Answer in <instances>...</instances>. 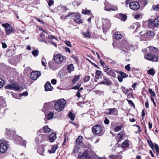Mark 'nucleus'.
Returning <instances> with one entry per match:
<instances>
[{
	"label": "nucleus",
	"mask_w": 159,
	"mask_h": 159,
	"mask_svg": "<svg viewBox=\"0 0 159 159\" xmlns=\"http://www.w3.org/2000/svg\"><path fill=\"white\" fill-rule=\"evenodd\" d=\"M143 52L146 54L144 58L146 59L152 61H159L158 57L159 55V51L157 48L152 46H150L146 49L143 50Z\"/></svg>",
	"instance_id": "1"
},
{
	"label": "nucleus",
	"mask_w": 159,
	"mask_h": 159,
	"mask_svg": "<svg viewBox=\"0 0 159 159\" xmlns=\"http://www.w3.org/2000/svg\"><path fill=\"white\" fill-rule=\"evenodd\" d=\"M66 103V101L64 99H61L54 103V108L57 111L60 112L64 109Z\"/></svg>",
	"instance_id": "2"
},
{
	"label": "nucleus",
	"mask_w": 159,
	"mask_h": 159,
	"mask_svg": "<svg viewBox=\"0 0 159 159\" xmlns=\"http://www.w3.org/2000/svg\"><path fill=\"white\" fill-rule=\"evenodd\" d=\"M133 47V45L130 44L126 40H122L118 48L120 50L122 51V52L126 53L129 50L130 48Z\"/></svg>",
	"instance_id": "3"
},
{
	"label": "nucleus",
	"mask_w": 159,
	"mask_h": 159,
	"mask_svg": "<svg viewBox=\"0 0 159 159\" xmlns=\"http://www.w3.org/2000/svg\"><path fill=\"white\" fill-rule=\"evenodd\" d=\"M92 131L94 135L99 136L102 135L104 133V131L102 130L101 126L99 125H94L92 128Z\"/></svg>",
	"instance_id": "4"
},
{
	"label": "nucleus",
	"mask_w": 159,
	"mask_h": 159,
	"mask_svg": "<svg viewBox=\"0 0 159 159\" xmlns=\"http://www.w3.org/2000/svg\"><path fill=\"white\" fill-rule=\"evenodd\" d=\"M143 25L144 28H152L156 27L155 25L154 20L152 19H149L148 21H143Z\"/></svg>",
	"instance_id": "5"
},
{
	"label": "nucleus",
	"mask_w": 159,
	"mask_h": 159,
	"mask_svg": "<svg viewBox=\"0 0 159 159\" xmlns=\"http://www.w3.org/2000/svg\"><path fill=\"white\" fill-rule=\"evenodd\" d=\"M102 23L103 25L102 29L104 33H106L107 32L108 30L110 27L111 23L109 20L105 19L103 20Z\"/></svg>",
	"instance_id": "6"
},
{
	"label": "nucleus",
	"mask_w": 159,
	"mask_h": 159,
	"mask_svg": "<svg viewBox=\"0 0 159 159\" xmlns=\"http://www.w3.org/2000/svg\"><path fill=\"white\" fill-rule=\"evenodd\" d=\"M15 143L24 146L26 147V142L25 140H24L21 137L19 136H16V139L14 140Z\"/></svg>",
	"instance_id": "7"
},
{
	"label": "nucleus",
	"mask_w": 159,
	"mask_h": 159,
	"mask_svg": "<svg viewBox=\"0 0 159 159\" xmlns=\"http://www.w3.org/2000/svg\"><path fill=\"white\" fill-rule=\"evenodd\" d=\"M2 26L6 29V31L7 35H9L13 32V30L9 24L8 23L3 24Z\"/></svg>",
	"instance_id": "8"
},
{
	"label": "nucleus",
	"mask_w": 159,
	"mask_h": 159,
	"mask_svg": "<svg viewBox=\"0 0 159 159\" xmlns=\"http://www.w3.org/2000/svg\"><path fill=\"white\" fill-rule=\"evenodd\" d=\"M5 88L7 89L16 90H18L20 89L19 86L15 83L7 84L5 87Z\"/></svg>",
	"instance_id": "9"
},
{
	"label": "nucleus",
	"mask_w": 159,
	"mask_h": 159,
	"mask_svg": "<svg viewBox=\"0 0 159 159\" xmlns=\"http://www.w3.org/2000/svg\"><path fill=\"white\" fill-rule=\"evenodd\" d=\"M129 7L131 9L135 11L138 10L140 8V5L138 2L135 1L130 3Z\"/></svg>",
	"instance_id": "10"
},
{
	"label": "nucleus",
	"mask_w": 159,
	"mask_h": 159,
	"mask_svg": "<svg viewBox=\"0 0 159 159\" xmlns=\"http://www.w3.org/2000/svg\"><path fill=\"white\" fill-rule=\"evenodd\" d=\"M65 57H63L62 55L59 54L56 55L54 57V60L55 62L57 64L62 63Z\"/></svg>",
	"instance_id": "11"
},
{
	"label": "nucleus",
	"mask_w": 159,
	"mask_h": 159,
	"mask_svg": "<svg viewBox=\"0 0 159 159\" xmlns=\"http://www.w3.org/2000/svg\"><path fill=\"white\" fill-rule=\"evenodd\" d=\"M40 75V72L38 71H33L30 74L31 78L34 80H37Z\"/></svg>",
	"instance_id": "12"
},
{
	"label": "nucleus",
	"mask_w": 159,
	"mask_h": 159,
	"mask_svg": "<svg viewBox=\"0 0 159 159\" xmlns=\"http://www.w3.org/2000/svg\"><path fill=\"white\" fill-rule=\"evenodd\" d=\"M8 147V145L4 143L0 144V152L3 153L5 152Z\"/></svg>",
	"instance_id": "13"
},
{
	"label": "nucleus",
	"mask_w": 159,
	"mask_h": 159,
	"mask_svg": "<svg viewBox=\"0 0 159 159\" xmlns=\"http://www.w3.org/2000/svg\"><path fill=\"white\" fill-rule=\"evenodd\" d=\"M6 135L8 138H9L10 136H13L15 134V132L12 129L6 128Z\"/></svg>",
	"instance_id": "14"
},
{
	"label": "nucleus",
	"mask_w": 159,
	"mask_h": 159,
	"mask_svg": "<svg viewBox=\"0 0 159 159\" xmlns=\"http://www.w3.org/2000/svg\"><path fill=\"white\" fill-rule=\"evenodd\" d=\"M103 78L104 80L100 82V84H103L107 85H110L112 84V82L110 80H109L106 77L103 76Z\"/></svg>",
	"instance_id": "15"
},
{
	"label": "nucleus",
	"mask_w": 159,
	"mask_h": 159,
	"mask_svg": "<svg viewBox=\"0 0 159 159\" xmlns=\"http://www.w3.org/2000/svg\"><path fill=\"white\" fill-rule=\"evenodd\" d=\"M51 130V129H50L48 125H45L43 126L42 129H41L39 130L38 132V133L43 132L45 133H48Z\"/></svg>",
	"instance_id": "16"
},
{
	"label": "nucleus",
	"mask_w": 159,
	"mask_h": 159,
	"mask_svg": "<svg viewBox=\"0 0 159 159\" xmlns=\"http://www.w3.org/2000/svg\"><path fill=\"white\" fill-rule=\"evenodd\" d=\"M45 90L46 91H51L52 90L53 88L51 86V84L49 82H47L44 86Z\"/></svg>",
	"instance_id": "17"
},
{
	"label": "nucleus",
	"mask_w": 159,
	"mask_h": 159,
	"mask_svg": "<svg viewBox=\"0 0 159 159\" xmlns=\"http://www.w3.org/2000/svg\"><path fill=\"white\" fill-rule=\"evenodd\" d=\"M90 156L87 152H85L82 153L81 155L79 156L80 159H89Z\"/></svg>",
	"instance_id": "18"
},
{
	"label": "nucleus",
	"mask_w": 159,
	"mask_h": 159,
	"mask_svg": "<svg viewBox=\"0 0 159 159\" xmlns=\"http://www.w3.org/2000/svg\"><path fill=\"white\" fill-rule=\"evenodd\" d=\"M73 20L76 23L80 24L83 22V20L80 18V16H75L73 19Z\"/></svg>",
	"instance_id": "19"
},
{
	"label": "nucleus",
	"mask_w": 159,
	"mask_h": 159,
	"mask_svg": "<svg viewBox=\"0 0 159 159\" xmlns=\"http://www.w3.org/2000/svg\"><path fill=\"white\" fill-rule=\"evenodd\" d=\"M117 17L121 21H125L127 18L126 15L122 13L118 14L117 15Z\"/></svg>",
	"instance_id": "20"
},
{
	"label": "nucleus",
	"mask_w": 159,
	"mask_h": 159,
	"mask_svg": "<svg viewBox=\"0 0 159 159\" xmlns=\"http://www.w3.org/2000/svg\"><path fill=\"white\" fill-rule=\"evenodd\" d=\"M107 75L114 78H115L116 77V71L113 69H111L110 71H108V72L107 73Z\"/></svg>",
	"instance_id": "21"
},
{
	"label": "nucleus",
	"mask_w": 159,
	"mask_h": 159,
	"mask_svg": "<svg viewBox=\"0 0 159 159\" xmlns=\"http://www.w3.org/2000/svg\"><path fill=\"white\" fill-rule=\"evenodd\" d=\"M56 138V134L54 133H52L48 137L49 139L51 142H53Z\"/></svg>",
	"instance_id": "22"
},
{
	"label": "nucleus",
	"mask_w": 159,
	"mask_h": 159,
	"mask_svg": "<svg viewBox=\"0 0 159 159\" xmlns=\"http://www.w3.org/2000/svg\"><path fill=\"white\" fill-rule=\"evenodd\" d=\"M58 10H59L61 11V13H59V15L64 14L66 12L67 10L66 7L64 6H58Z\"/></svg>",
	"instance_id": "23"
},
{
	"label": "nucleus",
	"mask_w": 159,
	"mask_h": 159,
	"mask_svg": "<svg viewBox=\"0 0 159 159\" xmlns=\"http://www.w3.org/2000/svg\"><path fill=\"white\" fill-rule=\"evenodd\" d=\"M108 110L109 111V114L116 115L117 113V110L115 108H109Z\"/></svg>",
	"instance_id": "24"
},
{
	"label": "nucleus",
	"mask_w": 159,
	"mask_h": 159,
	"mask_svg": "<svg viewBox=\"0 0 159 159\" xmlns=\"http://www.w3.org/2000/svg\"><path fill=\"white\" fill-rule=\"evenodd\" d=\"M49 67L53 70H56L58 68L57 67L55 66V64L50 61L48 63Z\"/></svg>",
	"instance_id": "25"
},
{
	"label": "nucleus",
	"mask_w": 159,
	"mask_h": 159,
	"mask_svg": "<svg viewBox=\"0 0 159 159\" xmlns=\"http://www.w3.org/2000/svg\"><path fill=\"white\" fill-rule=\"evenodd\" d=\"M67 69L69 73H70L72 71H73L74 69L73 65V64H70L68 65L67 66Z\"/></svg>",
	"instance_id": "26"
},
{
	"label": "nucleus",
	"mask_w": 159,
	"mask_h": 159,
	"mask_svg": "<svg viewBox=\"0 0 159 159\" xmlns=\"http://www.w3.org/2000/svg\"><path fill=\"white\" fill-rule=\"evenodd\" d=\"M57 148V145H54L52 146V149L49 150V152L50 153H54Z\"/></svg>",
	"instance_id": "27"
},
{
	"label": "nucleus",
	"mask_w": 159,
	"mask_h": 159,
	"mask_svg": "<svg viewBox=\"0 0 159 159\" xmlns=\"http://www.w3.org/2000/svg\"><path fill=\"white\" fill-rule=\"evenodd\" d=\"M129 146V144L127 140H125L123 142L121 145V147L122 148H126L128 147Z\"/></svg>",
	"instance_id": "28"
},
{
	"label": "nucleus",
	"mask_w": 159,
	"mask_h": 159,
	"mask_svg": "<svg viewBox=\"0 0 159 159\" xmlns=\"http://www.w3.org/2000/svg\"><path fill=\"white\" fill-rule=\"evenodd\" d=\"M155 34L153 30L148 31L146 33L145 35L149 36H152L155 35Z\"/></svg>",
	"instance_id": "29"
},
{
	"label": "nucleus",
	"mask_w": 159,
	"mask_h": 159,
	"mask_svg": "<svg viewBox=\"0 0 159 159\" xmlns=\"http://www.w3.org/2000/svg\"><path fill=\"white\" fill-rule=\"evenodd\" d=\"M148 73L152 76L154 75L155 74V70L153 68H151L147 70Z\"/></svg>",
	"instance_id": "30"
},
{
	"label": "nucleus",
	"mask_w": 159,
	"mask_h": 159,
	"mask_svg": "<svg viewBox=\"0 0 159 159\" xmlns=\"http://www.w3.org/2000/svg\"><path fill=\"white\" fill-rule=\"evenodd\" d=\"M105 7L104 9L105 11H108V9L111 7V5L108 2H107L105 1V2L104 3Z\"/></svg>",
	"instance_id": "31"
},
{
	"label": "nucleus",
	"mask_w": 159,
	"mask_h": 159,
	"mask_svg": "<svg viewBox=\"0 0 159 159\" xmlns=\"http://www.w3.org/2000/svg\"><path fill=\"white\" fill-rule=\"evenodd\" d=\"M96 78L98 79H99V76H101L102 75V71L99 70H97L95 72Z\"/></svg>",
	"instance_id": "32"
},
{
	"label": "nucleus",
	"mask_w": 159,
	"mask_h": 159,
	"mask_svg": "<svg viewBox=\"0 0 159 159\" xmlns=\"http://www.w3.org/2000/svg\"><path fill=\"white\" fill-rule=\"evenodd\" d=\"M82 13L84 15L88 14L89 15H91L92 14V13L91 12V11L87 10H82Z\"/></svg>",
	"instance_id": "33"
},
{
	"label": "nucleus",
	"mask_w": 159,
	"mask_h": 159,
	"mask_svg": "<svg viewBox=\"0 0 159 159\" xmlns=\"http://www.w3.org/2000/svg\"><path fill=\"white\" fill-rule=\"evenodd\" d=\"M115 38L116 39H120L122 38V35L120 34H118L117 33H115L114 35Z\"/></svg>",
	"instance_id": "34"
},
{
	"label": "nucleus",
	"mask_w": 159,
	"mask_h": 159,
	"mask_svg": "<svg viewBox=\"0 0 159 159\" xmlns=\"http://www.w3.org/2000/svg\"><path fill=\"white\" fill-rule=\"evenodd\" d=\"M68 116L72 120H74L75 115L74 113L70 111L69 113Z\"/></svg>",
	"instance_id": "35"
},
{
	"label": "nucleus",
	"mask_w": 159,
	"mask_h": 159,
	"mask_svg": "<svg viewBox=\"0 0 159 159\" xmlns=\"http://www.w3.org/2000/svg\"><path fill=\"white\" fill-rule=\"evenodd\" d=\"M80 75L75 76L72 80L73 84H75L76 82L78 81L80 79Z\"/></svg>",
	"instance_id": "36"
},
{
	"label": "nucleus",
	"mask_w": 159,
	"mask_h": 159,
	"mask_svg": "<svg viewBox=\"0 0 159 159\" xmlns=\"http://www.w3.org/2000/svg\"><path fill=\"white\" fill-rule=\"evenodd\" d=\"M118 10L117 7L115 6L111 5V7L108 9V11H116Z\"/></svg>",
	"instance_id": "37"
},
{
	"label": "nucleus",
	"mask_w": 159,
	"mask_h": 159,
	"mask_svg": "<svg viewBox=\"0 0 159 159\" xmlns=\"http://www.w3.org/2000/svg\"><path fill=\"white\" fill-rule=\"evenodd\" d=\"M41 155H43L44 152V149L43 147L39 148L37 151Z\"/></svg>",
	"instance_id": "38"
},
{
	"label": "nucleus",
	"mask_w": 159,
	"mask_h": 159,
	"mask_svg": "<svg viewBox=\"0 0 159 159\" xmlns=\"http://www.w3.org/2000/svg\"><path fill=\"white\" fill-rule=\"evenodd\" d=\"M54 116V113L51 112L48 114L47 116V118L48 120H50L52 119Z\"/></svg>",
	"instance_id": "39"
},
{
	"label": "nucleus",
	"mask_w": 159,
	"mask_h": 159,
	"mask_svg": "<svg viewBox=\"0 0 159 159\" xmlns=\"http://www.w3.org/2000/svg\"><path fill=\"white\" fill-rule=\"evenodd\" d=\"M103 71L104 72L106 73L107 74L108 71H110V68L108 66H106L105 67H103Z\"/></svg>",
	"instance_id": "40"
},
{
	"label": "nucleus",
	"mask_w": 159,
	"mask_h": 159,
	"mask_svg": "<svg viewBox=\"0 0 159 159\" xmlns=\"http://www.w3.org/2000/svg\"><path fill=\"white\" fill-rule=\"evenodd\" d=\"M122 127V125L120 126H116L115 127V131L116 132H118L119 131L121 130Z\"/></svg>",
	"instance_id": "41"
},
{
	"label": "nucleus",
	"mask_w": 159,
	"mask_h": 159,
	"mask_svg": "<svg viewBox=\"0 0 159 159\" xmlns=\"http://www.w3.org/2000/svg\"><path fill=\"white\" fill-rule=\"evenodd\" d=\"M39 52V51L36 50L33 51L32 52V54L34 57H36L38 55Z\"/></svg>",
	"instance_id": "42"
},
{
	"label": "nucleus",
	"mask_w": 159,
	"mask_h": 159,
	"mask_svg": "<svg viewBox=\"0 0 159 159\" xmlns=\"http://www.w3.org/2000/svg\"><path fill=\"white\" fill-rule=\"evenodd\" d=\"M147 141L148 142V144L150 147L152 149H153L154 148V146L153 145V143H152V142L151 141V140H150L149 141L148 140Z\"/></svg>",
	"instance_id": "43"
},
{
	"label": "nucleus",
	"mask_w": 159,
	"mask_h": 159,
	"mask_svg": "<svg viewBox=\"0 0 159 159\" xmlns=\"http://www.w3.org/2000/svg\"><path fill=\"white\" fill-rule=\"evenodd\" d=\"M49 102L45 103L44 104V107L43 108V111L47 109L48 107H49Z\"/></svg>",
	"instance_id": "44"
},
{
	"label": "nucleus",
	"mask_w": 159,
	"mask_h": 159,
	"mask_svg": "<svg viewBox=\"0 0 159 159\" xmlns=\"http://www.w3.org/2000/svg\"><path fill=\"white\" fill-rule=\"evenodd\" d=\"M155 25H156V27L159 25V16L156 18L154 20Z\"/></svg>",
	"instance_id": "45"
},
{
	"label": "nucleus",
	"mask_w": 159,
	"mask_h": 159,
	"mask_svg": "<svg viewBox=\"0 0 159 159\" xmlns=\"http://www.w3.org/2000/svg\"><path fill=\"white\" fill-rule=\"evenodd\" d=\"M81 83H78L75 86L72 88V89H79Z\"/></svg>",
	"instance_id": "46"
},
{
	"label": "nucleus",
	"mask_w": 159,
	"mask_h": 159,
	"mask_svg": "<svg viewBox=\"0 0 159 159\" xmlns=\"http://www.w3.org/2000/svg\"><path fill=\"white\" fill-rule=\"evenodd\" d=\"M152 8L154 10L156 11H159V5H157V6L153 5Z\"/></svg>",
	"instance_id": "47"
},
{
	"label": "nucleus",
	"mask_w": 159,
	"mask_h": 159,
	"mask_svg": "<svg viewBox=\"0 0 159 159\" xmlns=\"http://www.w3.org/2000/svg\"><path fill=\"white\" fill-rule=\"evenodd\" d=\"M4 81L0 78V89L2 88L4 85Z\"/></svg>",
	"instance_id": "48"
},
{
	"label": "nucleus",
	"mask_w": 159,
	"mask_h": 159,
	"mask_svg": "<svg viewBox=\"0 0 159 159\" xmlns=\"http://www.w3.org/2000/svg\"><path fill=\"white\" fill-rule=\"evenodd\" d=\"M90 79V76L89 75H86L84 79V82H88Z\"/></svg>",
	"instance_id": "49"
},
{
	"label": "nucleus",
	"mask_w": 159,
	"mask_h": 159,
	"mask_svg": "<svg viewBox=\"0 0 159 159\" xmlns=\"http://www.w3.org/2000/svg\"><path fill=\"white\" fill-rule=\"evenodd\" d=\"M149 92L150 94L153 97H155L156 96V94L155 93L152 91V89H149Z\"/></svg>",
	"instance_id": "50"
},
{
	"label": "nucleus",
	"mask_w": 159,
	"mask_h": 159,
	"mask_svg": "<svg viewBox=\"0 0 159 159\" xmlns=\"http://www.w3.org/2000/svg\"><path fill=\"white\" fill-rule=\"evenodd\" d=\"M64 142L62 144L63 145H66L65 143L68 140V138L66 136V134H64Z\"/></svg>",
	"instance_id": "51"
},
{
	"label": "nucleus",
	"mask_w": 159,
	"mask_h": 159,
	"mask_svg": "<svg viewBox=\"0 0 159 159\" xmlns=\"http://www.w3.org/2000/svg\"><path fill=\"white\" fill-rule=\"evenodd\" d=\"M154 148H155L156 152H159V148L158 145L156 143H155V146Z\"/></svg>",
	"instance_id": "52"
},
{
	"label": "nucleus",
	"mask_w": 159,
	"mask_h": 159,
	"mask_svg": "<svg viewBox=\"0 0 159 159\" xmlns=\"http://www.w3.org/2000/svg\"><path fill=\"white\" fill-rule=\"evenodd\" d=\"M73 14L72 13H70L68 15H67L66 16H61V19H63L66 18L70 16L71 15H72Z\"/></svg>",
	"instance_id": "53"
},
{
	"label": "nucleus",
	"mask_w": 159,
	"mask_h": 159,
	"mask_svg": "<svg viewBox=\"0 0 159 159\" xmlns=\"http://www.w3.org/2000/svg\"><path fill=\"white\" fill-rule=\"evenodd\" d=\"M65 43L69 47H72V45L71 44L70 41L66 40L65 41Z\"/></svg>",
	"instance_id": "54"
},
{
	"label": "nucleus",
	"mask_w": 159,
	"mask_h": 159,
	"mask_svg": "<svg viewBox=\"0 0 159 159\" xmlns=\"http://www.w3.org/2000/svg\"><path fill=\"white\" fill-rule=\"evenodd\" d=\"M122 90L123 93H127L129 92V90L128 89H126L123 86L122 87Z\"/></svg>",
	"instance_id": "55"
},
{
	"label": "nucleus",
	"mask_w": 159,
	"mask_h": 159,
	"mask_svg": "<svg viewBox=\"0 0 159 159\" xmlns=\"http://www.w3.org/2000/svg\"><path fill=\"white\" fill-rule=\"evenodd\" d=\"M127 101L128 102L130 106L135 107L134 104L131 100L127 99Z\"/></svg>",
	"instance_id": "56"
},
{
	"label": "nucleus",
	"mask_w": 159,
	"mask_h": 159,
	"mask_svg": "<svg viewBox=\"0 0 159 159\" xmlns=\"http://www.w3.org/2000/svg\"><path fill=\"white\" fill-rule=\"evenodd\" d=\"M119 74L121 77L123 78H125L126 77V75L124 72L120 71L119 72Z\"/></svg>",
	"instance_id": "57"
},
{
	"label": "nucleus",
	"mask_w": 159,
	"mask_h": 159,
	"mask_svg": "<svg viewBox=\"0 0 159 159\" xmlns=\"http://www.w3.org/2000/svg\"><path fill=\"white\" fill-rule=\"evenodd\" d=\"M49 6H51L54 4L53 0H49L48 2Z\"/></svg>",
	"instance_id": "58"
},
{
	"label": "nucleus",
	"mask_w": 159,
	"mask_h": 159,
	"mask_svg": "<svg viewBox=\"0 0 159 159\" xmlns=\"http://www.w3.org/2000/svg\"><path fill=\"white\" fill-rule=\"evenodd\" d=\"M125 69L127 71H129L130 70V64H128L125 66Z\"/></svg>",
	"instance_id": "59"
},
{
	"label": "nucleus",
	"mask_w": 159,
	"mask_h": 159,
	"mask_svg": "<svg viewBox=\"0 0 159 159\" xmlns=\"http://www.w3.org/2000/svg\"><path fill=\"white\" fill-rule=\"evenodd\" d=\"M71 57L75 59L76 62H78V57L75 55L74 54L71 56Z\"/></svg>",
	"instance_id": "60"
},
{
	"label": "nucleus",
	"mask_w": 159,
	"mask_h": 159,
	"mask_svg": "<svg viewBox=\"0 0 159 159\" xmlns=\"http://www.w3.org/2000/svg\"><path fill=\"white\" fill-rule=\"evenodd\" d=\"M84 35L85 36L87 37H89L91 36V34L89 32L84 33Z\"/></svg>",
	"instance_id": "61"
},
{
	"label": "nucleus",
	"mask_w": 159,
	"mask_h": 159,
	"mask_svg": "<svg viewBox=\"0 0 159 159\" xmlns=\"http://www.w3.org/2000/svg\"><path fill=\"white\" fill-rule=\"evenodd\" d=\"M48 39H56V37L54 35H49L48 37Z\"/></svg>",
	"instance_id": "62"
},
{
	"label": "nucleus",
	"mask_w": 159,
	"mask_h": 159,
	"mask_svg": "<svg viewBox=\"0 0 159 159\" xmlns=\"http://www.w3.org/2000/svg\"><path fill=\"white\" fill-rule=\"evenodd\" d=\"M104 123L106 125H108L109 123V121L107 118H106L105 119L104 121Z\"/></svg>",
	"instance_id": "63"
},
{
	"label": "nucleus",
	"mask_w": 159,
	"mask_h": 159,
	"mask_svg": "<svg viewBox=\"0 0 159 159\" xmlns=\"http://www.w3.org/2000/svg\"><path fill=\"white\" fill-rule=\"evenodd\" d=\"M131 0H126L125 1V5L127 7L129 4H130V3H131Z\"/></svg>",
	"instance_id": "64"
}]
</instances>
